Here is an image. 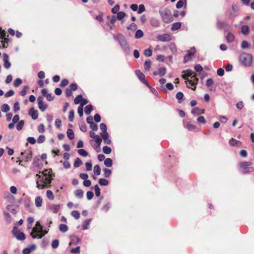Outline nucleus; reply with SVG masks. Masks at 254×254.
Segmentation results:
<instances>
[{"mask_svg": "<svg viewBox=\"0 0 254 254\" xmlns=\"http://www.w3.org/2000/svg\"><path fill=\"white\" fill-rule=\"evenodd\" d=\"M113 38L115 41L119 43L123 52L126 55L130 54V48L129 43L123 34L119 33L114 34Z\"/></svg>", "mask_w": 254, "mask_h": 254, "instance_id": "obj_1", "label": "nucleus"}, {"mask_svg": "<svg viewBox=\"0 0 254 254\" xmlns=\"http://www.w3.org/2000/svg\"><path fill=\"white\" fill-rule=\"evenodd\" d=\"M253 57L250 54L243 53L240 55V61L246 66H250L252 64Z\"/></svg>", "mask_w": 254, "mask_h": 254, "instance_id": "obj_2", "label": "nucleus"}, {"mask_svg": "<svg viewBox=\"0 0 254 254\" xmlns=\"http://www.w3.org/2000/svg\"><path fill=\"white\" fill-rule=\"evenodd\" d=\"M252 165V162H242L239 164L240 167L242 169V173L244 174L252 172L254 171V168L250 167Z\"/></svg>", "mask_w": 254, "mask_h": 254, "instance_id": "obj_3", "label": "nucleus"}, {"mask_svg": "<svg viewBox=\"0 0 254 254\" xmlns=\"http://www.w3.org/2000/svg\"><path fill=\"white\" fill-rule=\"evenodd\" d=\"M191 80H189L186 81V83L187 84H188L190 85V87L188 85L187 86L189 88L191 87V89L194 90L196 88V85L198 81V78L196 77V74L192 75L191 77Z\"/></svg>", "mask_w": 254, "mask_h": 254, "instance_id": "obj_4", "label": "nucleus"}, {"mask_svg": "<svg viewBox=\"0 0 254 254\" xmlns=\"http://www.w3.org/2000/svg\"><path fill=\"white\" fill-rule=\"evenodd\" d=\"M12 234L18 240L23 241L25 239V235L23 232L17 231V228L14 226L12 229Z\"/></svg>", "mask_w": 254, "mask_h": 254, "instance_id": "obj_5", "label": "nucleus"}, {"mask_svg": "<svg viewBox=\"0 0 254 254\" xmlns=\"http://www.w3.org/2000/svg\"><path fill=\"white\" fill-rule=\"evenodd\" d=\"M163 21L166 23H170L173 21V17L171 12L169 10H165L162 14Z\"/></svg>", "mask_w": 254, "mask_h": 254, "instance_id": "obj_6", "label": "nucleus"}, {"mask_svg": "<svg viewBox=\"0 0 254 254\" xmlns=\"http://www.w3.org/2000/svg\"><path fill=\"white\" fill-rule=\"evenodd\" d=\"M157 39L158 41L166 42L171 41L172 39V36L170 34L165 33L163 34L158 35Z\"/></svg>", "mask_w": 254, "mask_h": 254, "instance_id": "obj_7", "label": "nucleus"}, {"mask_svg": "<svg viewBox=\"0 0 254 254\" xmlns=\"http://www.w3.org/2000/svg\"><path fill=\"white\" fill-rule=\"evenodd\" d=\"M38 100V105L39 109L42 111L44 112L46 110V109L48 107V105L46 103H44L43 102V99L42 97L39 96L37 99Z\"/></svg>", "mask_w": 254, "mask_h": 254, "instance_id": "obj_8", "label": "nucleus"}, {"mask_svg": "<svg viewBox=\"0 0 254 254\" xmlns=\"http://www.w3.org/2000/svg\"><path fill=\"white\" fill-rule=\"evenodd\" d=\"M28 114L30 116L32 119L34 120H36L38 119V111L35 110L33 107L31 108L29 111Z\"/></svg>", "mask_w": 254, "mask_h": 254, "instance_id": "obj_9", "label": "nucleus"}, {"mask_svg": "<svg viewBox=\"0 0 254 254\" xmlns=\"http://www.w3.org/2000/svg\"><path fill=\"white\" fill-rule=\"evenodd\" d=\"M89 135L91 137L95 139V142L97 145L99 146L102 142V139L100 136L95 134V133L93 131H90L89 132Z\"/></svg>", "mask_w": 254, "mask_h": 254, "instance_id": "obj_10", "label": "nucleus"}, {"mask_svg": "<svg viewBox=\"0 0 254 254\" xmlns=\"http://www.w3.org/2000/svg\"><path fill=\"white\" fill-rule=\"evenodd\" d=\"M166 73V68L164 67H160L158 69V71H155L153 72L154 76L159 75L160 76L162 77Z\"/></svg>", "mask_w": 254, "mask_h": 254, "instance_id": "obj_11", "label": "nucleus"}, {"mask_svg": "<svg viewBox=\"0 0 254 254\" xmlns=\"http://www.w3.org/2000/svg\"><path fill=\"white\" fill-rule=\"evenodd\" d=\"M100 135L101 136L100 137L101 138V139H103L104 143L107 144H111L112 143L111 140L109 138V133L101 134Z\"/></svg>", "mask_w": 254, "mask_h": 254, "instance_id": "obj_12", "label": "nucleus"}, {"mask_svg": "<svg viewBox=\"0 0 254 254\" xmlns=\"http://www.w3.org/2000/svg\"><path fill=\"white\" fill-rule=\"evenodd\" d=\"M184 73L182 75L183 79H185L186 81L188 80V77H191L193 75V71L190 69H188L184 71Z\"/></svg>", "mask_w": 254, "mask_h": 254, "instance_id": "obj_13", "label": "nucleus"}, {"mask_svg": "<svg viewBox=\"0 0 254 254\" xmlns=\"http://www.w3.org/2000/svg\"><path fill=\"white\" fill-rule=\"evenodd\" d=\"M34 233H39V231H38V228H33L30 233V236L33 239H41L43 237V235L42 234L35 235Z\"/></svg>", "mask_w": 254, "mask_h": 254, "instance_id": "obj_14", "label": "nucleus"}, {"mask_svg": "<svg viewBox=\"0 0 254 254\" xmlns=\"http://www.w3.org/2000/svg\"><path fill=\"white\" fill-rule=\"evenodd\" d=\"M8 33H0V41L1 43H7L8 42V39L5 38L6 34ZM11 35L14 36L15 33H9Z\"/></svg>", "mask_w": 254, "mask_h": 254, "instance_id": "obj_15", "label": "nucleus"}, {"mask_svg": "<svg viewBox=\"0 0 254 254\" xmlns=\"http://www.w3.org/2000/svg\"><path fill=\"white\" fill-rule=\"evenodd\" d=\"M3 62H4V67L8 69L11 66V63L8 61V56L7 54H4L3 55Z\"/></svg>", "mask_w": 254, "mask_h": 254, "instance_id": "obj_16", "label": "nucleus"}, {"mask_svg": "<svg viewBox=\"0 0 254 254\" xmlns=\"http://www.w3.org/2000/svg\"><path fill=\"white\" fill-rule=\"evenodd\" d=\"M107 18L110 20V23H108L107 25L110 27V29L112 30L113 28L111 24L114 25L117 20V17L115 15H112L111 17L110 16H107Z\"/></svg>", "mask_w": 254, "mask_h": 254, "instance_id": "obj_17", "label": "nucleus"}, {"mask_svg": "<svg viewBox=\"0 0 254 254\" xmlns=\"http://www.w3.org/2000/svg\"><path fill=\"white\" fill-rule=\"evenodd\" d=\"M229 144L232 146H240L242 142L240 141L237 140L234 138H231L229 141Z\"/></svg>", "mask_w": 254, "mask_h": 254, "instance_id": "obj_18", "label": "nucleus"}, {"mask_svg": "<svg viewBox=\"0 0 254 254\" xmlns=\"http://www.w3.org/2000/svg\"><path fill=\"white\" fill-rule=\"evenodd\" d=\"M70 238H71V240L69 244V245H77L80 242V239L77 236H75L74 235V236H71Z\"/></svg>", "mask_w": 254, "mask_h": 254, "instance_id": "obj_19", "label": "nucleus"}, {"mask_svg": "<svg viewBox=\"0 0 254 254\" xmlns=\"http://www.w3.org/2000/svg\"><path fill=\"white\" fill-rule=\"evenodd\" d=\"M21 155L22 156H23V159L25 160V162H28L31 160L32 158V152H29L28 153H25V152H21Z\"/></svg>", "mask_w": 254, "mask_h": 254, "instance_id": "obj_20", "label": "nucleus"}, {"mask_svg": "<svg viewBox=\"0 0 254 254\" xmlns=\"http://www.w3.org/2000/svg\"><path fill=\"white\" fill-rule=\"evenodd\" d=\"M91 221H92V219L91 218L87 219L85 220H84L82 222V229L83 230H87L89 228L88 226L90 225Z\"/></svg>", "mask_w": 254, "mask_h": 254, "instance_id": "obj_21", "label": "nucleus"}, {"mask_svg": "<svg viewBox=\"0 0 254 254\" xmlns=\"http://www.w3.org/2000/svg\"><path fill=\"white\" fill-rule=\"evenodd\" d=\"M193 56L194 55H193V53H191L190 51H187V53L185 56L184 58V63H187L188 61L192 59Z\"/></svg>", "mask_w": 254, "mask_h": 254, "instance_id": "obj_22", "label": "nucleus"}, {"mask_svg": "<svg viewBox=\"0 0 254 254\" xmlns=\"http://www.w3.org/2000/svg\"><path fill=\"white\" fill-rule=\"evenodd\" d=\"M191 113L193 115H200L204 113V110L197 107L193 108L191 111Z\"/></svg>", "mask_w": 254, "mask_h": 254, "instance_id": "obj_23", "label": "nucleus"}, {"mask_svg": "<svg viewBox=\"0 0 254 254\" xmlns=\"http://www.w3.org/2000/svg\"><path fill=\"white\" fill-rule=\"evenodd\" d=\"M3 215L6 223L10 224L12 221V219L10 214L8 212L4 211Z\"/></svg>", "mask_w": 254, "mask_h": 254, "instance_id": "obj_24", "label": "nucleus"}, {"mask_svg": "<svg viewBox=\"0 0 254 254\" xmlns=\"http://www.w3.org/2000/svg\"><path fill=\"white\" fill-rule=\"evenodd\" d=\"M83 191L81 189H78L74 191L75 196L79 199H81L83 197Z\"/></svg>", "mask_w": 254, "mask_h": 254, "instance_id": "obj_25", "label": "nucleus"}, {"mask_svg": "<svg viewBox=\"0 0 254 254\" xmlns=\"http://www.w3.org/2000/svg\"><path fill=\"white\" fill-rule=\"evenodd\" d=\"M35 205L36 207H41L42 206V202H43L42 198L41 197V196H37L35 198Z\"/></svg>", "mask_w": 254, "mask_h": 254, "instance_id": "obj_26", "label": "nucleus"}, {"mask_svg": "<svg viewBox=\"0 0 254 254\" xmlns=\"http://www.w3.org/2000/svg\"><path fill=\"white\" fill-rule=\"evenodd\" d=\"M217 24L218 27L225 30L227 29L229 27V25L225 22L218 21Z\"/></svg>", "mask_w": 254, "mask_h": 254, "instance_id": "obj_27", "label": "nucleus"}, {"mask_svg": "<svg viewBox=\"0 0 254 254\" xmlns=\"http://www.w3.org/2000/svg\"><path fill=\"white\" fill-rule=\"evenodd\" d=\"M100 128L102 130V132H100V135L108 133L107 132V126L105 124H104V123L100 124Z\"/></svg>", "mask_w": 254, "mask_h": 254, "instance_id": "obj_28", "label": "nucleus"}, {"mask_svg": "<svg viewBox=\"0 0 254 254\" xmlns=\"http://www.w3.org/2000/svg\"><path fill=\"white\" fill-rule=\"evenodd\" d=\"M234 39L235 36L232 33H228L227 35L226 36V41L228 43L232 42L234 41Z\"/></svg>", "mask_w": 254, "mask_h": 254, "instance_id": "obj_29", "label": "nucleus"}, {"mask_svg": "<svg viewBox=\"0 0 254 254\" xmlns=\"http://www.w3.org/2000/svg\"><path fill=\"white\" fill-rule=\"evenodd\" d=\"M135 73L140 81L145 78L144 74L140 70H135Z\"/></svg>", "mask_w": 254, "mask_h": 254, "instance_id": "obj_30", "label": "nucleus"}, {"mask_svg": "<svg viewBox=\"0 0 254 254\" xmlns=\"http://www.w3.org/2000/svg\"><path fill=\"white\" fill-rule=\"evenodd\" d=\"M60 208V206L59 204H54L49 206V209L52 210L55 213H57L59 211Z\"/></svg>", "mask_w": 254, "mask_h": 254, "instance_id": "obj_31", "label": "nucleus"}, {"mask_svg": "<svg viewBox=\"0 0 254 254\" xmlns=\"http://www.w3.org/2000/svg\"><path fill=\"white\" fill-rule=\"evenodd\" d=\"M52 179L51 178V176H45V180H43L42 179L41 181V182L43 183L42 185H44V186H45L46 184H50L52 182Z\"/></svg>", "mask_w": 254, "mask_h": 254, "instance_id": "obj_32", "label": "nucleus"}, {"mask_svg": "<svg viewBox=\"0 0 254 254\" xmlns=\"http://www.w3.org/2000/svg\"><path fill=\"white\" fill-rule=\"evenodd\" d=\"M67 135L70 140L73 139L74 138V134L72 129L68 128L66 131Z\"/></svg>", "mask_w": 254, "mask_h": 254, "instance_id": "obj_33", "label": "nucleus"}, {"mask_svg": "<svg viewBox=\"0 0 254 254\" xmlns=\"http://www.w3.org/2000/svg\"><path fill=\"white\" fill-rule=\"evenodd\" d=\"M93 106L91 104L86 106L85 107V113L87 115H89L93 110Z\"/></svg>", "mask_w": 254, "mask_h": 254, "instance_id": "obj_34", "label": "nucleus"}, {"mask_svg": "<svg viewBox=\"0 0 254 254\" xmlns=\"http://www.w3.org/2000/svg\"><path fill=\"white\" fill-rule=\"evenodd\" d=\"M104 163L107 167H111L113 165V160L108 158L105 159Z\"/></svg>", "mask_w": 254, "mask_h": 254, "instance_id": "obj_35", "label": "nucleus"}, {"mask_svg": "<svg viewBox=\"0 0 254 254\" xmlns=\"http://www.w3.org/2000/svg\"><path fill=\"white\" fill-rule=\"evenodd\" d=\"M40 159L38 157H34L33 161V165L34 167L40 168L39 161Z\"/></svg>", "mask_w": 254, "mask_h": 254, "instance_id": "obj_36", "label": "nucleus"}, {"mask_svg": "<svg viewBox=\"0 0 254 254\" xmlns=\"http://www.w3.org/2000/svg\"><path fill=\"white\" fill-rule=\"evenodd\" d=\"M59 230L63 233H65L68 230V227L66 225L61 224L59 226Z\"/></svg>", "mask_w": 254, "mask_h": 254, "instance_id": "obj_37", "label": "nucleus"}, {"mask_svg": "<svg viewBox=\"0 0 254 254\" xmlns=\"http://www.w3.org/2000/svg\"><path fill=\"white\" fill-rule=\"evenodd\" d=\"M184 94L182 92H178L176 94V98L178 99V102L181 103L183 100Z\"/></svg>", "mask_w": 254, "mask_h": 254, "instance_id": "obj_38", "label": "nucleus"}, {"mask_svg": "<svg viewBox=\"0 0 254 254\" xmlns=\"http://www.w3.org/2000/svg\"><path fill=\"white\" fill-rule=\"evenodd\" d=\"M151 62L150 60H146L144 64V67L145 70H149L150 68Z\"/></svg>", "mask_w": 254, "mask_h": 254, "instance_id": "obj_39", "label": "nucleus"}, {"mask_svg": "<svg viewBox=\"0 0 254 254\" xmlns=\"http://www.w3.org/2000/svg\"><path fill=\"white\" fill-rule=\"evenodd\" d=\"M181 27V23L180 22H176L173 24L172 26L171 29L172 30H177L179 29Z\"/></svg>", "mask_w": 254, "mask_h": 254, "instance_id": "obj_40", "label": "nucleus"}, {"mask_svg": "<svg viewBox=\"0 0 254 254\" xmlns=\"http://www.w3.org/2000/svg\"><path fill=\"white\" fill-rule=\"evenodd\" d=\"M99 184L101 186H106L109 184V181L104 178H101L99 180Z\"/></svg>", "mask_w": 254, "mask_h": 254, "instance_id": "obj_41", "label": "nucleus"}, {"mask_svg": "<svg viewBox=\"0 0 254 254\" xmlns=\"http://www.w3.org/2000/svg\"><path fill=\"white\" fill-rule=\"evenodd\" d=\"M24 125V120L19 121L16 125V129L18 130H22L23 127Z\"/></svg>", "mask_w": 254, "mask_h": 254, "instance_id": "obj_42", "label": "nucleus"}, {"mask_svg": "<svg viewBox=\"0 0 254 254\" xmlns=\"http://www.w3.org/2000/svg\"><path fill=\"white\" fill-rule=\"evenodd\" d=\"M78 153L83 156V157H87L88 155V152L84 149H79L77 151Z\"/></svg>", "mask_w": 254, "mask_h": 254, "instance_id": "obj_43", "label": "nucleus"}, {"mask_svg": "<svg viewBox=\"0 0 254 254\" xmlns=\"http://www.w3.org/2000/svg\"><path fill=\"white\" fill-rule=\"evenodd\" d=\"M82 164V162L81 160V159L79 158H76L75 159L73 165L75 168H78L80 165H81Z\"/></svg>", "mask_w": 254, "mask_h": 254, "instance_id": "obj_44", "label": "nucleus"}, {"mask_svg": "<svg viewBox=\"0 0 254 254\" xmlns=\"http://www.w3.org/2000/svg\"><path fill=\"white\" fill-rule=\"evenodd\" d=\"M94 173L95 175L98 176L101 173V169L98 165H96L94 167Z\"/></svg>", "mask_w": 254, "mask_h": 254, "instance_id": "obj_45", "label": "nucleus"}, {"mask_svg": "<svg viewBox=\"0 0 254 254\" xmlns=\"http://www.w3.org/2000/svg\"><path fill=\"white\" fill-rule=\"evenodd\" d=\"M46 196L50 200H54V195L52 190H47L46 192Z\"/></svg>", "mask_w": 254, "mask_h": 254, "instance_id": "obj_46", "label": "nucleus"}, {"mask_svg": "<svg viewBox=\"0 0 254 254\" xmlns=\"http://www.w3.org/2000/svg\"><path fill=\"white\" fill-rule=\"evenodd\" d=\"M1 111L4 113H7L10 110V107L7 104H3L1 107Z\"/></svg>", "mask_w": 254, "mask_h": 254, "instance_id": "obj_47", "label": "nucleus"}, {"mask_svg": "<svg viewBox=\"0 0 254 254\" xmlns=\"http://www.w3.org/2000/svg\"><path fill=\"white\" fill-rule=\"evenodd\" d=\"M36 176L38 177V179L36 180L37 188L39 189H43L44 188V185H41L39 184V180L41 178V176L37 174H36Z\"/></svg>", "mask_w": 254, "mask_h": 254, "instance_id": "obj_48", "label": "nucleus"}, {"mask_svg": "<svg viewBox=\"0 0 254 254\" xmlns=\"http://www.w3.org/2000/svg\"><path fill=\"white\" fill-rule=\"evenodd\" d=\"M102 149L103 152L106 154H109L112 152V149L108 146H104Z\"/></svg>", "mask_w": 254, "mask_h": 254, "instance_id": "obj_49", "label": "nucleus"}, {"mask_svg": "<svg viewBox=\"0 0 254 254\" xmlns=\"http://www.w3.org/2000/svg\"><path fill=\"white\" fill-rule=\"evenodd\" d=\"M71 214L75 219H78L80 215L79 212L77 210H73L71 212Z\"/></svg>", "mask_w": 254, "mask_h": 254, "instance_id": "obj_50", "label": "nucleus"}, {"mask_svg": "<svg viewBox=\"0 0 254 254\" xmlns=\"http://www.w3.org/2000/svg\"><path fill=\"white\" fill-rule=\"evenodd\" d=\"M103 171L104 173V176L105 178H109L111 176L112 174V171L110 169L107 168H104L103 169Z\"/></svg>", "mask_w": 254, "mask_h": 254, "instance_id": "obj_51", "label": "nucleus"}, {"mask_svg": "<svg viewBox=\"0 0 254 254\" xmlns=\"http://www.w3.org/2000/svg\"><path fill=\"white\" fill-rule=\"evenodd\" d=\"M111 203L110 202H108L102 207L101 210L104 211L105 212H107L111 208Z\"/></svg>", "mask_w": 254, "mask_h": 254, "instance_id": "obj_52", "label": "nucleus"}, {"mask_svg": "<svg viewBox=\"0 0 254 254\" xmlns=\"http://www.w3.org/2000/svg\"><path fill=\"white\" fill-rule=\"evenodd\" d=\"M82 98V95L81 94L77 95L74 100V104H79L80 102H81Z\"/></svg>", "mask_w": 254, "mask_h": 254, "instance_id": "obj_53", "label": "nucleus"}, {"mask_svg": "<svg viewBox=\"0 0 254 254\" xmlns=\"http://www.w3.org/2000/svg\"><path fill=\"white\" fill-rule=\"evenodd\" d=\"M22 82V80L20 78H17L14 80L13 83V86L15 87H18L21 85Z\"/></svg>", "mask_w": 254, "mask_h": 254, "instance_id": "obj_54", "label": "nucleus"}, {"mask_svg": "<svg viewBox=\"0 0 254 254\" xmlns=\"http://www.w3.org/2000/svg\"><path fill=\"white\" fill-rule=\"evenodd\" d=\"M95 193L96 196H99L101 194V190L98 185L94 186Z\"/></svg>", "mask_w": 254, "mask_h": 254, "instance_id": "obj_55", "label": "nucleus"}, {"mask_svg": "<svg viewBox=\"0 0 254 254\" xmlns=\"http://www.w3.org/2000/svg\"><path fill=\"white\" fill-rule=\"evenodd\" d=\"M74 112L73 110L70 111L68 115V120L70 122H72L74 119Z\"/></svg>", "mask_w": 254, "mask_h": 254, "instance_id": "obj_56", "label": "nucleus"}, {"mask_svg": "<svg viewBox=\"0 0 254 254\" xmlns=\"http://www.w3.org/2000/svg\"><path fill=\"white\" fill-rule=\"evenodd\" d=\"M250 44L247 41H243L241 44V47L242 49H246L250 47Z\"/></svg>", "mask_w": 254, "mask_h": 254, "instance_id": "obj_57", "label": "nucleus"}, {"mask_svg": "<svg viewBox=\"0 0 254 254\" xmlns=\"http://www.w3.org/2000/svg\"><path fill=\"white\" fill-rule=\"evenodd\" d=\"M59 245V241L58 240L56 239L52 241V244H51L52 248L56 249L58 247Z\"/></svg>", "mask_w": 254, "mask_h": 254, "instance_id": "obj_58", "label": "nucleus"}, {"mask_svg": "<svg viewBox=\"0 0 254 254\" xmlns=\"http://www.w3.org/2000/svg\"><path fill=\"white\" fill-rule=\"evenodd\" d=\"M126 15V13L123 11H120L117 13V18L121 20Z\"/></svg>", "mask_w": 254, "mask_h": 254, "instance_id": "obj_59", "label": "nucleus"}, {"mask_svg": "<svg viewBox=\"0 0 254 254\" xmlns=\"http://www.w3.org/2000/svg\"><path fill=\"white\" fill-rule=\"evenodd\" d=\"M144 54L146 57H150L152 54V51L150 48L146 49L144 51Z\"/></svg>", "mask_w": 254, "mask_h": 254, "instance_id": "obj_60", "label": "nucleus"}, {"mask_svg": "<svg viewBox=\"0 0 254 254\" xmlns=\"http://www.w3.org/2000/svg\"><path fill=\"white\" fill-rule=\"evenodd\" d=\"M20 110L19 103L18 102H16L14 104L13 111L15 113L17 112Z\"/></svg>", "mask_w": 254, "mask_h": 254, "instance_id": "obj_61", "label": "nucleus"}, {"mask_svg": "<svg viewBox=\"0 0 254 254\" xmlns=\"http://www.w3.org/2000/svg\"><path fill=\"white\" fill-rule=\"evenodd\" d=\"M60 163H63V166L65 169H69L71 167V165L70 163L68 161H61Z\"/></svg>", "mask_w": 254, "mask_h": 254, "instance_id": "obj_62", "label": "nucleus"}, {"mask_svg": "<svg viewBox=\"0 0 254 254\" xmlns=\"http://www.w3.org/2000/svg\"><path fill=\"white\" fill-rule=\"evenodd\" d=\"M23 202L25 205V207L27 208L30 206V199L29 198H26L23 200Z\"/></svg>", "mask_w": 254, "mask_h": 254, "instance_id": "obj_63", "label": "nucleus"}, {"mask_svg": "<svg viewBox=\"0 0 254 254\" xmlns=\"http://www.w3.org/2000/svg\"><path fill=\"white\" fill-rule=\"evenodd\" d=\"M90 127L93 131H97L98 130V126L94 122H92L90 125Z\"/></svg>", "mask_w": 254, "mask_h": 254, "instance_id": "obj_64", "label": "nucleus"}]
</instances>
